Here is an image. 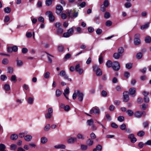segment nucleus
<instances>
[{"label":"nucleus","mask_w":151,"mask_h":151,"mask_svg":"<svg viewBox=\"0 0 151 151\" xmlns=\"http://www.w3.org/2000/svg\"><path fill=\"white\" fill-rule=\"evenodd\" d=\"M93 71L95 72L97 76H100L102 75V71L99 68L98 65H94L93 66Z\"/></svg>","instance_id":"f257e3e1"},{"label":"nucleus","mask_w":151,"mask_h":151,"mask_svg":"<svg viewBox=\"0 0 151 151\" xmlns=\"http://www.w3.org/2000/svg\"><path fill=\"white\" fill-rule=\"evenodd\" d=\"M140 36L139 34H137L134 35V42L136 45H138L141 43V41L139 39Z\"/></svg>","instance_id":"f03ea898"},{"label":"nucleus","mask_w":151,"mask_h":151,"mask_svg":"<svg viewBox=\"0 0 151 151\" xmlns=\"http://www.w3.org/2000/svg\"><path fill=\"white\" fill-rule=\"evenodd\" d=\"M68 16L71 18L76 17L78 15V12H76L74 10H69L67 12Z\"/></svg>","instance_id":"7ed1b4c3"},{"label":"nucleus","mask_w":151,"mask_h":151,"mask_svg":"<svg viewBox=\"0 0 151 151\" xmlns=\"http://www.w3.org/2000/svg\"><path fill=\"white\" fill-rule=\"evenodd\" d=\"M112 67L114 70L118 71L120 69V65L119 62L115 61L113 63Z\"/></svg>","instance_id":"20e7f679"},{"label":"nucleus","mask_w":151,"mask_h":151,"mask_svg":"<svg viewBox=\"0 0 151 151\" xmlns=\"http://www.w3.org/2000/svg\"><path fill=\"white\" fill-rule=\"evenodd\" d=\"M89 113L91 114H92L93 113L96 114H100V111L99 108L97 107H93L90 111Z\"/></svg>","instance_id":"39448f33"},{"label":"nucleus","mask_w":151,"mask_h":151,"mask_svg":"<svg viewBox=\"0 0 151 151\" xmlns=\"http://www.w3.org/2000/svg\"><path fill=\"white\" fill-rule=\"evenodd\" d=\"M146 113L145 111L141 112L140 111H137L134 114V116L135 117L137 118H141L142 115L145 116Z\"/></svg>","instance_id":"423d86ee"},{"label":"nucleus","mask_w":151,"mask_h":151,"mask_svg":"<svg viewBox=\"0 0 151 151\" xmlns=\"http://www.w3.org/2000/svg\"><path fill=\"white\" fill-rule=\"evenodd\" d=\"M46 14L48 16L49 20L50 22H53L54 21L55 19V17L51 12L50 11H47L46 13Z\"/></svg>","instance_id":"0eeeda50"},{"label":"nucleus","mask_w":151,"mask_h":151,"mask_svg":"<svg viewBox=\"0 0 151 151\" xmlns=\"http://www.w3.org/2000/svg\"><path fill=\"white\" fill-rule=\"evenodd\" d=\"M59 75L60 76L63 77L65 79H68L69 81H71V79L68 78V76L66 75V72L65 70H63L60 71L59 73Z\"/></svg>","instance_id":"6e6552de"},{"label":"nucleus","mask_w":151,"mask_h":151,"mask_svg":"<svg viewBox=\"0 0 151 151\" xmlns=\"http://www.w3.org/2000/svg\"><path fill=\"white\" fill-rule=\"evenodd\" d=\"M17 50L18 47L16 46H14L12 47H8L7 48V51L9 52H16Z\"/></svg>","instance_id":"1a4fd4ad"},{"label":"nucleus","mask_w":151,"mask_h":151,"mask_svg":"<svg viewBox=\"0 0 151 151\" xmlns=\"http://www.w3.org/2000/svg\"><path fill=\"white\" fill-rule=\"evenodd\" d=\"M123 100L124 102H127L129 100V93L127 91H125L123 93Z\"/></svg>","instance_id":"9d476101"},{"label":"nucleus","mask_w":151,"mask_h":151,"mask_svg":"<svg viewBox=\"0 0 151 151\" xmlns=\"http://www.w3.org/2000/svg\"><path fill=\"white\" fill-rule=\"evenodd\" d=\"M75 70L79 74H82L83 72V70L80 67V64H77L75 66Z\"/></svg>","instance_id":"9b49d317"},{"label":"nucleus","mask_w":151,"mask_h":151,"mask_svg":"<svg viewBox=\"0 0 151 151\" xmlns=\"http://www.w3.org/2000/svg\"><path fill=\"white\" fill-rule=\"evenodd\" d=\"M128 138L131 140V141L132 143H134L137 141L136 138L134 137V135L132 134H130L128 136Z\"/></svg>","instance_id":"f8f14e48"},{"label":"nucleus","mask_w":151,"mask_h":151,"mask_svg":"<svg viewBox=\"0 0 151 151\" xmlns=\"http://www.w3.org/2000/svg\"><path fill=\"white\" fill-rule=\"evenodd\" d=\"M78 94V99L80 101H82L83 99L84 94L83 93L79 91H77Z\"/></svg>","instance_id":"ddd939ff"},{"label":"nucleus","mask_w":151,"mask_h":151,"mask_svg":"<svg viewBox=\"0 0 151 151\" xmlns=\"http://www.w3.org/2000/svg\"><path fill=\"white\" fill-rule=\"evenodd\" d=\"M69 93V88L68 87H67L64 90L63 95L68 100V98L67 96V95H68Z\"/></svg>","instance_id":"4468645a"},{"label":"nucleus","mask_w":151,"mask_h":151,"mask_svg":"<svg viewBox=\"0 0 151 151\" xmlns=\"http://www.w3.org/2000/svg\"><path fill=\"white\" fill-rule=\"evenodd\" d=\"M55 148L56 149H65L66 147L63 144H59L57 145L54 146Z\"/></svg>","instance_id":"2eb2a0df"},{"label":"nucleus","mask_w":151,"mask_h":151,"mask_svg":"<svg viewBox=\"0 0 151 151\" xmlns=\"http://www.w3.org/2000/svg\"><path fill=\"white\" fill-rule=\"evenodd\" d=\"M77 140V139L75 137H70L67 140V142L68 143H73L74 142Z\"/></svg>","instance_id":"dca6fc26"},{"label":"nucleus","mask_w":151,"mask_h":151,"mask_svg":"<svg viewBox=\"0 0 151 151\" xmlns=\"http://www.w3.org/2000/svg\"><path fill=\"white\" fill-rule=\"evenodd\" d=\"M34 99L33 97H29L28 98L27 101L28 104L32 105L33 103Z\"/></svg>","instance_id":"f3484780"},{"label":"nucleus","mask_w":151,"mask_h":151,"mask_svg":"<svg viewBox=\"0 0 151 151\" xmlns=\"http://www.w3.org/2000/svg\"><path fill=\"white\" fill-rule=\"evenodd\" d=\"M47 141V138L45 137H43L41 138L40 139V142L42 144L46 143Z\"/></svg>","instance_id":"a211bd4d"},{"label":"nucleus","mask_w":151,"mask_h":151,"mask_svg":"<svg viewBox=\"0 0 151 151\" xmlns=\"http://www.w3.org/2000/svg\"><path fill=\"white\" fill-rule=\"evenodd\" d=\"M32 137L31 135H27L24 137V139L25 141L29 142L32 139Z\"/></svg>","instance_id":"6ab92c4d"},{"label":"nucleus","mask_w":151,"mask_h":151,"mask_svg":"<svg viewBox=\"0 0 151 151\" xmlns=\"http://www.w3.org/2000/svg\"><path fill=\"white\" fill-rule=\"evenodd\" d=\"M150 23V22H147L145 24L141 26V29L143 30L147 28L149 26Z\"/></svg>","instance_id":"aec40b11"},{"label":"nucleus","mask_w":151,"mask_h":151,"mask_svg":"<svg viewBox=\"0 0 151 151\" xmlns=\"http://www.w3.org/2000/svg\"><path fill=\"white\" fill-rule=\"evenodd\" d=\"M121 55L118 52L114 53L113 55V57L116 59H118L120 57Z\"/></svg>","instance_id":"412c9836"},{"label":"nucleus","mask_w":151,"mask_h":151,"mask_svg":"<svg viewBox=\"0 0 151 151\" xmlns=\"http://www.w3.org/2000/svg\"><path fill=\"white\" fill-rule=\"evenodd\" d=\"M57 34L58 35H61L62 34L63 32V29L62 28L60 27L57 29Z\"/></svg>","instance_id":"4be33fe9"},{"label":"nucleus","mask_w":151,"mask_h":151,"mask_svg":"<svg viewBox=\"0 0 151 151\" xmlns=\"http://www.w3.org/2000/svg\"><path fill=\"white\" fill-rule=\"evenodd\" d=\"M136 89L134 88H131L129 90V93L131 95L134 94L136 93Z\"/></svg>","instance_id":"5701e85b"},{"label":"nucleus","mask_w":151,"mask_h":151,"mask_svg":"<svg viewBox=\"0 0 151 151\" xmlns=\"http://www.w3.org/2000/svg\"><path fill=\"white\" fill-rule=\"evenodd\" d=\"M18 138V135L15 134H12L10 137L11 139L13 140H16Z\"/></svg>","instance_id":"b1692460"},{"label":"nucleus","mask_w":151,"mask_h":151,"mask_svg":"<svg viewBox=\"0 0 151 151\" xmlns=\"http://www.w3.org/2000/svg\"><path fill=\"white\" fill-rule=\"evenodd\" d=\"M17 65L19 67H21L23 65V62L21 60H18L17 59L16 60Z\"/></svg>","instance_id":"393cba45"},{"label":"nucleus","mask_w":151,"mask_h":151,"mask_svg":"<svg viewBox=\"0 0 151 151\" xmlns=\"http://www.w3.org/2000/svg\"><path fill=\"white\" fill-rule=\"evenodd\" d=\"M145 40L146 43H150L151 42V37L150 36H147L145 38Z\"/></svg>","instance_id":"a878e982"},{"label":"nucleus","mask_w":151,"mask_h":151,"mask_svg":"<svg viewBox=\"0 0 151 151\" xmlns=\"http://www.w3.org/2000/svg\"><path fill=\"white\" fill-rule=\"evenodd\" d=\"M67 32L71 36L73 34L74 29L73 28H70L68 29Z\"/></svg>","instance_id":"bb28decb"},{"label":"nucleus","mask_w":151,"mask_h":151,"mask_svg":"<svg viewBox=\"0 0 151 151\" xmlns=\"http://www.w3.org/2000/svg\"><path fill=\"white\" fill-rule=\"evenodd\" d=\"M50 124H46L44 128V130L45 132H47L50 130Z\"/></svg>","instance_id":"cd10ccee"},{"label":"nucleus","mask_w":151,"mask_h":151,"mask_svg":"<svg viewBox=\"0 0 151 151\" xmlns=\"http://www.w3.org/2000/svg\"><path fill=\"white\" fill-rule=\"evenodd\" d=\"M55 0H46L45 1V4L46 6H48L51 5L52 4V1Z\"/></svg>","instance_id":"c85d7f7f"},{"label":"nucleus","mask_w":151,"mask_h":151,"mask_svg":"<svg viewBox=\"0 0 151 151\" xmlns=\"http://www.w3.org/2000/svg\"><path fill=\"white\" fill-rule=\"evenodd\" d=\"M4 87V90L6 91H9L10 88L9 85L7 83L5 84Z\"/></svg>","instance_id":"c756f323"},{"label":"nucleus","mask_w":151,"mask_h":151,"mask_svg":"<svg viewBox=\"0 0 151 151\" xmlns=\"http://www.w3.org/2000/svg\"><path fill=\"white\" fill-rule=\"evenodd\" d=\"M77 138L83 140L85 139V137L81 134L78 133L77 135Z\"/></svg>","instance_id":"7c9ffc66"},{"label":"nucleus","mask_w":151,"mask_h":151,"mask_svg":"<svg viewBox=\"0 0 151 151\" xmlns=\"http://www.w3.org/2000/svg\"><path fill=\"white\" fill-rule=\"evenodd\" d=\"M86 5V3L85 1H83L79 5L78 4V6L80 7L79 8V9H80L81 8H83L85 7Z\"/></svg>","instance_id":"2f4dec72"},{"label":"nucleus","mask_w":151,"mask_h":151,"mask_svg":"<svg viewBox=\"0 0 151 151\" xmlns=\"http://www.w3.org/2000/svg\"><path fill=\"white\" fill-rule=\"evenodd\" d=\"M106 65L108 68L111 67L112 65V63L111 61L109 60L107 61L106 64Z\"/></svg>","instance_id":"473e14b6"},{"label":"nucleus","mask_w":151,"mask_h":151,"mask_svg":"<svg viewBox=\"0 0 151 151\" xmlns=\"http://www.w3.org/2000/svg\"><path fill=\"white\" fill-rule=\"evenodd\" d=\"M93 143V141L91 139H89L86 141V144L89 146L92 145Z\"/></svg>","instance_id":"72a5a7b5"},{"label":"nucleus","mask_w":151,"mask_h":151,"mask_svg":"<svg viewBox=\"0 0 151 151\" xmlns=\"http://www.w3.org/2000/svg\"><path fill=\"white\" fill-rule=\"evenodd\" d=\"M87 123L88 125L91 126L93 125V127H94V126L93 125V120L92 119L88 120L87 122Z\"/></svg>","instance_id":"f704fd0d"},{"label":"nucleus","mask_w":151,"mask_h":151,"mask_svg":"<svg viewBox=\"0 0 151 151\" xmlns=\"http://www.w3.org/2000/svg\"><path fill=\"white\" fill-rule=\"evenodd\" d=\"M132 63H127L125 65V67L127 69H130L132 68Z\"/></svg>","instance_id":"c9c22d12"},{"label":"nucleus","mask_w":151,"mask_h":151,"mask_svg":"<svg viewBox=\"0 0 151 151\" xmlns=\"http://www.w3.org/2000/svg\"><path fill=\"white\" fill-rule=\"evenodd\" d=\"M62 92L59 89H58L56 91V95L58 97L61 95Z\"/></svg>","instance_id":"e433bc0d"},{"label":"nucleus","mask_w":151,"mask_h":151,"mask_svg":"<svg viewBox=\"0 0 151 151\" xmlns=\"http://www.w3.org/2000/svg\"><path fill=\"white\" fill-rule=\"evenodd\" d=\"M104 6L105 7H107L109 5V2L107 0H105L103 4Z\"/></svg>","instance_id":"4c0bfd02"},{"label":"nucleus","mask_w":151,"mask_h":151,"mask_svg":"<svg viewBox=\"0 0 151 151\" xmlns=\"http://www.w3.org/2000/svg\"><path fill=\"white\" fill-rule=\"evenodd\" d=\"M6 148V146L4 144H0V151L5 150Z\"/></svg>","instance_id":"58836bf2"},{"label":"nucleus","mask_w":151,"mask_h":151,"mask_svg":"<svg viewBox=\"0 0 151 151\" xmlns=\"http://www.w3.org/2000/svg\"><path fill=\"white\" fill-rule=\"evenodd\" d=\"M2 63L4 65H7L9 63V60L6 58H4L2 60Z\"/></svg>","instance_id":"ea45409f"},{"label":"nucleus","mask_w":151,"mask_h":151,"mask_svg":"<svg viewBox=\"0 0 151 151\" xmlns=\"http://www.w3.org/2000/svg\"><path fill=\"white\" fill-rule=\"evenodd\" d=\"M145 133L144 132L142 131H141L138 132L137 134L139 136L142 137L144 135Z\"/></svg>","instance_id":"a19ab883"},{"label":"nucleus","mask_w":151,"mask_h":151,"mask_svg":"<svg viewBox=\"0 0 151 151\" xmlns=\"http://www.w3.org/2000/svg\"><path fill=\"white\" fill-rule=\"evenodd\" d=\"M0 78L2 81H4L6 80L7 77L5 75H1L0 76Z\"/></svg>","instance_id":"79ce46f5"},{"label":"nucleus","mask_w":151,"mask_h":151,"mask_svg":"<svg viewBox=\"0 0 151 151\" xmlns=\"http://www.w3.org/2000/svg\"><path fill=\"white\" fill-rule=\"evenodd\" d=\"M142 54L141 52H139L136 55V57L138 59H140L142 58Z\"/></svg>","instance_id":"37998d69"},{"label":"nucleus","mask_w":151,"mask_h":151,"mask_svg":"<svg viewBox=\"0 0 151 151\" xmlns=\"http://www.w3.org/2000/svg\"><path fill=\"white\" fill-rule=\"evenodd\" d=\"M127 114L130 116H132L134 114L133 111L130 110H127Z\"/></svg>","instance_id":"c03bdc74"},{"label":"nucleus","mask_w":151,"mask_h":151,"mask_svg":"<svg viewBox=\"0 0 151 151\" xmlns=\"http://www.w3.org/2000/svg\"><path fill=\"white\" fill-rule=\"evenodd\" d=\"M52 116L51 114L47 113L45 115V117L46 119H50L51 118Z\"/></svg>","instance_id":"a18cd8bd"},{"label":"nucleus","mask_w":151,"mask_h":151,"mask_svg":"<svg viewBox=\"0 0 151 151\" xmlns=\"http://www.w3.org/2000/svg\"><path fill=\"white\" fill-rule=\"evenodd\" d=\"M11 80L13 81L14 83H15L16 82L17 80L16 79V77L15 75H13L12 76L11 78Z\"/></svg>","instance_id":"49530a36"},{"label":"nucleus","mask_w":151,"mask_h":151,"mask_svg":"<svg viewBox=\"0 0 151 151\" xmlns=\"http://www.w3.org/2000/svg\"><path fill=\"white\" fill-rule=\"evenodd\" d=\"M110 17V14L108 12H106L104 15V17L106 19H108Z\"/></svg>","instance_id":"de8ad7c7"},{"label":"nucleus","mask_w":151,"mask_h":151,"mask_svg":"<svg viewBox=\"0 0 151 151\" xmlns=\"http://www.w3.org/2000/svg\"><path fill=\"white\" fill-rule=\"evenodd\" d=\"M120 127L121 130H124L126 129V126L124 124H123L120 125Z\"/></svg>","instance_id":"09e8293b"},{"label":"nucleus","mask_w":151,"mask_h":151,"mask_svg":"<svg viewBox=\"0 0 151 151\" xmlns=\"http://www.w3.org/2000/svg\"><path fill=\"white\" fill-rule=\"evenodd\" d=\"M124 120V117L122 116H120L117 118V120L120 122H123Z\"/></svg>","instance_id":"8fccbe9b"},{"label":"nucleus","mask_w":151,"mask_h":151,"mask_svg":"<svg viewBox=\"0 0 151 151\" xmlns=\"http://www.w3.org/2000/svg\"><path fill=\"white\" fill-rule=\"evenodd\" d=\"M32 36V33L31 32H27L26 34V36L27 38H30Z\"/></svg>","instance_id":"3c124183"},{"label":"nucleus","mask_w":151,"mask_h":151,"mask_svg":"<svg viewBox=\"0 0 151 151\" xmlns=\"http://www.w3.org/2000/svg\"><path fill=\"white\" fill-rule=\"evenodd\" d=\"M77 96H78L77 91H75V92L73 93L72 96L73 99L75 100Z\"/></svg>","instance_id":"603ef678"},{"label":"nucleus","mask_w":151,"mask_h":151,"mask_svg":"<svg viewBox=\"0 0 151 151\" xmlns=\"http://www.w3.org/2000/svg\"><path fill=\"white\" fill-rule=\"evenodd\" d=\"M101 94L103 97H106L107 96V93L106 91L103 90L101 92Z\"/></svg>","instance_id":"864d4df0"},{"label":"nucleus","mask_w":151,"mask_h":151,"mask_svg":"<svg viewBox=\"0 0 151 151\" xmlns=\"http://www.w3.org/2000/svg\"><path fill=\"white\" fill-rule=\"evenodd\" d=\"M50 73L49 72H46L45 74L44 77L45 78L48 79L50 77Z\"/></svg>","instance_id":"5fc2aeb1"},{"label":"nucleus","mask_w":151,"mask_h":151,"mask_svg":"<svg viewBox=\"0 0 151 151\" xmlns=\"http://www.w3.org/2000/svg\"><path fill=\"white\" fill-rule=\"evenodd\" d=\"M47 54L48 55L47 56V58H48V60L49 62L50 63H52V59L50 58V57H53V56L51 55H50L49 54H48L47 53Z\"/></svg>","instance_id":"6e6d98bb"},{"label":"nucleus","mask_w":151,"mask_h":151,"mask_svg":"<svg viewBox=\"0 0 151 151\" xmlns=\"http://www.w3.org/2000/svg\"><path fill=\"white\" fill-rule=\"evenodd\" d=\"M124 6L126 8H129L131 6L132 4L130 2H127L124 4Z\"/></svg>","instance_id":"4d7b16f0"},{"label":"nucleus","mask_w":151,"mask_h":151,"mask_svg":"<svg viewBox=\"0 0 151 151\" xmlns=\"http://www.w3.org/2000/svg\"><path fill=\"white\" fill-rule=\"evenodd\" d=\"M87 148V146L86 145H81V149L82 150H85Z\"/></svg>","instance_id":"13d9d810"},{"label":"nucleus","mask_w":151,"mask_h":151,"mask_svg":"<svg viewBox=\"0 0 151 151\" xmlns=\"http://www.w3.org/2000/svg\"><path fill=\"white\" fill-rule=\"evenodd\" d=\"M118 52L121 55V54H122L124 52V49L123 47H120L118 49Z\"/></svg>","instance_id":"bf43d9fd"},{"label":"nucleus","mask_w":151,"mask_h":151,"mask_svg":"<svg viewBox=\"0 0 151 151\" xmlns=\"http://www.w3.org/2000/svg\"><path fill=\"white\" fill-rule=\"evenodd\" d=\"M11 149L12 150H14L17 148V145L15 144H12L10 146Z\"/></svg>","instance_id":"052dcab7"},{"label":"nucleus","mask_w":151,"mask_h":151,"mask_svg":"<svg viewBox=\"0 0 151 151\" xmlns=\"http://www.w3.org/2000/svg\"><path fill=\"white\" fill-rule=\"evenodd\" d=\"M112 22L109 20H108L105 23V25L107 26H110L112 24Z\"/></svg>","instance_id":"680f3d73"},{"label":"nucleus","mask_w":151,"mask_h":151,"mask_svg":"<svg viewBox=\"0 0 151 151\" xmlns=\"http://www.w3.org/2000/svg\"><path fill=\"white\" fill-rule=\"evenodd\" d=\"M64 47L62 45H59L58 46V50L59 52H61L63 51Z\"/></svg>","instance_id":"e2e57ef3"},{"label":"nucleus","mask_w":151,"mask_h":151,"mask_svg":"<svg viewBox=\"0 0 151 151\" xmlns=\"http://www.w3.org/2000/svg\"><path fill=\"white\" fill-rule=\"evenodd\" d=\"M61 24L60 22H56L55 23V26L57 29L60 28Z\"/></svg>","instance_id":"0e129e2a"},{"label":"nucleus","mask_w":151,"mask_h":151,"mask_svg":"<svg viewBox=\"0 0 151 151\" xmlns=\"http://www.w3.org/2000/svg\"><path fill=\"white\" fill-rule=\"evenodd\" d=\"M102 32V30L100 29H98L96 31V32L98 35H100Z\"/></svg>","instance_id":"69168bd1"},{"label":"nucleus","mask_w":151,"mask_h":151,"mask_svg":"<svg viewBox=\"0 0 151 151\" xmlns=\"http://www.w3.org/2000/svg\"><path fill=\"white\" fill-rule=\"evenodd\" d=\"M90 137L92 139H94L96 137L95 134L93 133H92L90 134Z\"/></svg>","instance_id":"338daca9"},{"label":"nucleus","mask_w":151,"mask_h":151,"mask_svg":"<svg viewBox=\"0 0 151 151\" xmlns=\"http://www.w3.org/2000/svg\"><path fill=\"white\" fill-rule=\"evenodd\" d=\"M63 35L65 37H68L70 36L67 32L64 33Z\"/></svg>","instance_id":"774afa93"}]
</instances>
